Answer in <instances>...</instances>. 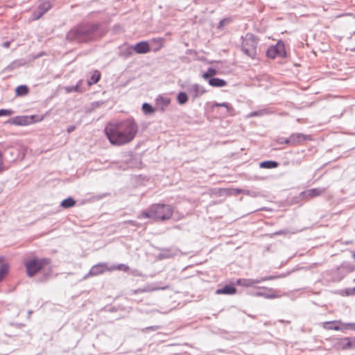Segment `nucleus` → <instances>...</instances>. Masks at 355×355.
<instances>
[{"label": "nucleus", "mask_w": 355, "mask_h": 355, "mask_svg": "<svg viewBox=\"0 0 355 355\" xmlns=\"http://www.w3.org/2000/svg\"><path fill=\"white\" fill-rule=\"evenodd\" d=\"M139 131V125L132 118L117 123H110L105 128V132L110 142L122 146L131 142Z\"/></svg>", "instance_id": "obj_1"}, {"label": "nucleus", "mask_w": 355, "mask_h": 355, "mask_svg": "<svg viewBox=\"0 0 355 355\" xmlns=\"http://www.w3.org/2000/svg\"><path fill=\"white\" fill-rule=\"evenodd\" d=\"M67 39L79 43L89 42L101 37L97 24H83L71 29L67 34Z\"/></svg>", "instance_id": "obj_2"}, {"label": "nucleus", "mask_w": 355, "mask_h": 355, "mask_svg": "<svg viewBox=\"0 0 355 355\" xmlns=\"http://www.w3.org/2000/svg\"><path fill=\"white\" fill-rule=\"evenodd\" d=\"M173 213V208L169 205L155 204L151 205L141 215L144 218L165 220L169 219Z\"/></svg>", "instance_id": "obj_3"}, {"label": "nucleus", "mask_w": 355, "mask_h": 355, "mask_svg": "<svg viewBox=\"0 0 355 355\" xmlns=\"http://www.w3.org/2000/svg\"><path fill=\"white\" fill-rule=\"evenodd\" d=\"M51 263V259L48 258H33L26 259L24 265L26 268V275L28 277H33L39 272L44 266Z\"/></svg>", "instance_id": "obj_4"}, {"label": "nucleus", "mask_w": 355, "mask_h": 355, "mask_svg": "<svg viewBox=\"0 0 355 355\" xmlns=\"http://www.w3.org/2000/svg\"><path fill=\"white\" fill-rule=\"evenodd\" d=\"M258 41L255 36L252 33H247L243 39L242 51L245 54L250 58H254L257 55Z\"/></svg>", "instance_id": "obj_5"}, {"label": "nucleus", "mask_w": 355, "mask_h": 355, "mask_svg": "<svg viewBox=\"0 0 355 355\" xmlns=\"http://www.w3.org/2000/svg\"><path fill=\"white\" fill-rule=\"evenodd\" d=\"M285 277L284 275H281L279 276H273V275H269V276H265L263 277H261L259 279H239L237 280V284L244 286V287H250L254 286L257 284H259L261 282L268 281V280H273L277 278H282Z\"/></svg>", "instance_id": "obj_6"}, {"label": "nucleus", "mask_w": 355, "mask_h": 355, "mask_svg": "<svg viewBox=\"0 0 355 355\" xmlns=\"http://www.w3.org/2000/svg\"><path fill=\"white\" fill-rule=\"evenodd\" d=\"M334 346L338 350L355 349V336L336 338Z\"/></svg>", "instance_id": "obj_7"}, {"label": "nucleus", "mask_w": 355, "mask_h": 355, "mask_svg": "<svg viewBox=\"0 0 355 355\" xmlns=\"http://www.w3.org/2000/svg\"><path fill=\"white\" fill-rule=\"evenodd\" d=\"M290 141V146H295L300 144H302L303 141L306 140H311V137L310 135H304L303 133H294L292 134L289 137Z\"/></svg>", "instance_id": "obj_8"}, {"label": "nucleus", "mask_w": 355, "mask_h": 355, "mask_svg": "<svg viewBox=\"0 0 355 355\" xmlns=\"http://www.w3.org/2000/svg\"><path fill=\"white\" fill-rule=\"evenodd\" d=\"M109 267H107L106 263H99L98 264L94 265L90 269L89 272L85 275V278H87L90 276H96L101 274H103L105 271L108 270Z\"/></svg>", "instance_id": "obj_9"}, {"label": "nucleus", "mask_w": 355, "mask_h": 355, "mask_svg": "<svg viewBox=\"0 0 355 355\" xmlns=\"http://www.w3.org/2000/svg\"><path fill=\"white\" fill-rule=\"evenodd\" d=\"M51 8V4L49 1H44L34 12V19H40L44 13H46Z\"/></svg>", "instance_id": "obj_10"}, {"label": "nucleus", "mask_w": 355, "mask_h": 355, "mask_svg": "<svg viewBox=\"0 0 355 355\" xmlns=\"http://www.w3.org/2000/svg\"><path fill=\"white\" fill-rule=\"evenodd\" d=\"M324 188H315L303 191L300 195L303 196L306 200H309L310 198L322 195L323 193H324Z\"/></svg>", "instance_id": "obj_11"}, {"label": "nucleus", "mask_w": 355, "mask_h": 355, "mask_svg": "<svg viewBox=\"0 0 355 355\" xmlns=\"http://www.w3.org/2000/svg\"><path fill=\"white\" fill-rule=\"evenodd\" d=\"M35 116H16L11 120V123L17 125H27L33 122Z\"/></svg>", "instance_id": "obj_12"}, {"label": "nucleus", "mask_w": 355, "mask_h": 355, "mask_svg": "<svg viewBox=\"0 0 355 355\" xmlns=\"http://www.w3.org/2000/svg\"><path fill=\"white\" fill-rule=\"evenodd\" d=\"M171 103V99L167 97H164L161 95L158 96L155 99V105L157 110L161 112H164L165 109Z\"/></svg>", "instance_id": "obj_13"}, {"label": "nucleus", "mask_w": 355, "mask_h": 355, "mask_svg": "<svg viewBox=\"0 0 355 355\" xmlns=\"http://www.w3.org/2000/svg\"><path fill=\"white\" fill-rule=\"evenodd\" d=\"M322 327L327 330H336L343 331L341 327V320L327 321L322 323Z\"/></svg>", "instance_id": "obj_14"}, {"label": "nucleus", "mask_w": 355, "mask_h": 355, "mask_svg": "<svg viewBox=\"0 0 355 355\" xmlns=\"http://www.w3.org/2000/svg\"><path fill=\"white\" fill-rule=\"evenodd\" d=\"M261 288L267 291L268 292L265 293V292L258 291V292L254 293V295L259 296V297H263L264 298H266V299H275V298H277L279 297L278 295H277L275 293V291L272 288H269L267 287H262Z\"/></svg>", "instance_id": "obj_15"}, {"label": "nucleus", "mask_w": 355, "mask_h": 355, "mask_svg": "<svg viewBox=\"0 0 355 355\" xmlns=\"http://www.w3.org/2000/svg\"><path fill=\"white\" fill-rule=\"evenodd\" d=\"M134 51L139 54L146 53L150 51L148 43L146 41L140 42L133 46Z\"/></svg>", "instance_id": "obj_16"}, {"label": "nucleus", "mask_w": 355, "mask_h": 355, "mask_svg": "<svg viewBox=\"0 0 355 355\" xmlns=\"http://www.w3.org/2000/svg\"><path fill=\"white\" fill-rule=\"evenodd\" d=\"M206 92L204 87L198 84L193 85L189 89V93L193 98H198Z\"/></svg>", "instance_id": "obj_17"}, {"label": "nucleus", "mask_w": 355, "mask_h": 355, "mask_svg": "<svg viewBox=\"0 0 355 355\" xmlns=\"http://www.w3.org/2000/svg\"><path fill=\"white\" fill-rule=\"evenodd\" d=\"M10 266L8 263L3 262V257H0V282L9 272Z\"/></svg>", "instance_id": "obj_18"}, {"label": "nucleus", "mask_w": 355, "mask_h": 355, "mask_svg": "<svg viewBox=\"0 0 355 355\" xmlns=\"http://www.w3.org/2000/svg\"><path fill=\"white\" fill-rule=\"evenodd\" d=\"M236 292V289L235 287L232 286H225L221 288H218L216 291V293L218 295L225 294V295H233Z\"/></svg>", "instance_id": "obj_19"}, {"label": "nucleus", "mask_w": 355, "mask_h": 355, "mask_svg": "<svg viewBox=\"0 0 355 355\" xmlns=\"http://www.w3.org/2000/svg\"><path fill=\"white\" fill-rule=\"evenodd\" d=\"M168 288H169V286H168V285H166L164 286H157V284L155 283H153V284H147L146 286H145L144 287L143 291H146V293H149V292H153V291H159V290H166Z\"/></svg>", "instance_id": "obj_20"}, {"label": "nucleus", "mask_w": 355, "mask_h": 355, "mask_svg": "<svg viewBox=\"0 0 355 355\" xmlns=\"http://www.w3.org/2000/svg\"><path fill=\"white\" fill-rule=\"evenodd\" d=\"M275 48V52L277 53L279 57L284 58L286 55L285 50V46L283 42L279 41L275 46H272Z\"/></svg>", "instance_id": "obj_21"}, {"label": "nucleus", "mask_w": 355, "mask_h": 355, "mask_svg": "<svg viewBox=\"0 0 355 355\" xmlns=\"http://www.w3.org/2000/svg\"><path fill=\"white\" fill-rule=\"evenodd\" d=\"M208 82L211 86L216 87H223L227 85L225 80L218 78H211L208 80Z\"/></svg>", "instance_id": "obj_22"}, {"label": "nucleus", "mask_w": 355, "mask_h": 355, "mask_svg": "<svg viewBox=\"0 0 355 355\" xmlns=\"http://www.w3.org/2000/svg\"><path fill=\"white\" fill-rule=\"evenodd\" d=\"M83 83V80H80L78 82V83L75 86L67 87L65 88L67 92H83L85 89L81 88V84Z\"/></svg>", "instance_id": "obj_23"}, {"label": "nucleus", "mask_w": 355, "mask_h": 355, "mask_svg": "<svg viewBox=\"0 0 355 355\" xmlns=\"http://www.w3.org/2000/svg\"><path fill=\"white\" fill-rule=\"evenodd\" d=\"M101 78V73L96 70L93 72L90 78L87 80V85L90 86L98 82Z\"/></svg>", "instance_id": "obj_24"}, {"label": "nucleus", "mask_w": 355, "mask_h": 355, "mask_svg": "<svg viewBox=\"0 0 355 355\" xmlns=\"http://www.w3.org/2000/svg\"><path fill=\"white\" fill-rule=\"evenodd\" d=\"M76 200L73 198L69 197L67 199H64V200H62L61 202L60 205L62 207H63L64 209H68V208L73 207L76 205Z\"/></svg>", "instance_id": "obj_25"}, {"label": "nucleus", "mask_w": 355, "mask_h": 355, "mask_svg": "<svg viewBox=\"0 0 355 355\" xmlns=\"http://www.w3.org/2000/svg\"><path fill=\"white\" fill-rule=\"evenodd\" d=\"M175 254L176 252L170 249H163L159 256L161 259H168L173 257Z\"/></svg>", "instance_id": "obj_26"}, {"label": "nucleus", "mask_w": 355, "mask_h": 355, "mask_svg": "<svg viewBox=\"0 0 355 355\" xmlns=\"http://www.w3.org/2000/svg\"><path fill=\"white\" fill-rule=\"evenodd\" d=\"M278 166L275 161H265L260 163V167L264 168H274Z\"/></svg>", "instance_id": "obj_27"}, {"label": "nucleus", "mask_w": 355, "mask_h": 355, "mask_svg": "<svg viewBox=\"0 0 355 355\" xmlns=\"http://www.w3.org/2000/svg\"><path fill=\"white\" fill-rule=\"evenodd\" d=\"M28 87L24 85L18 86L15 89L17 96H25L28 93Z\"/></svg>", "instance_id": "obj_28"}, {"label": "nucleus", "mask_w": 355, "mask_h": 355, "mask_svg": "<svg viewBox=\"0 0 355 355\" xmlns=\"http://www.w3.org/2000/svg\"><path fill=\"white\" fill-rule=\"evenodd\" d=\"M142 110L146 114H150L155 112V109L149 103H144L142 105Z\"/></svg>", "instance_id": "obj_29"}, {"label": "nucleus", "mask_w": 355, "mask_h": 355, "mask_svg": "<svg viewBox=\"0 0 355 355\" xmlns=\"http://www.w3.org/2000/svg\"><path fill=\"white\" fill-rule=\"evenodd\" d=\"M217 71L214 68H209L207 71L202 74V78L205 80H209L211 78H214L213 76L216 75Z\"/></svg>", "instance_id": "obj_30"}, {"label": "nucleus", "mask_w": 355, "mask_h": 355, "mask_svg": "<svg viewBox=\"0 0 355 355\" xmlns=\"http://www.w3.org/2000/svg\"><path fill=\"white\" fill-rule=\"evenodd\" d=\"M114 270H123L126 272L129 270V266L123 263H120L116 266L110 267V268H108V271H112Z\"/></svg>", "instance_id": "obj_31"}, {"label": "nucleus", "mask_w": 355, "mask_h": 355, "mask_svg": "<svg viewBox=\"0 0 355 355\" xmlns=\"http://www.w3.org/2000/svg\"><path fill=\"white\" fill-rule=\"evenodd\" d=\"M188 101V96L185 92H181L178 94V101L180 105L185 104Z\"/></svg>", "instance_id": "obj_32"}, {"label": "nucleus", "mask_w": 355, "mask_h": 355, "mask_svg": "<svg viewBox=\"0 0 355 355\" xmlns=\"http://www.w3.org/2000/svg\"><path fill=\"white\" fill-rule=\"evenodd\" d=\"M341 327L343 328V331L346 330L355 331V322L345 323L341 321Z\"/></svg>", "instance_id": "obj_33"}, {"label": "nucleus", "mask_w": 355, "mask_h": 355, "mask_svg": "<svg viewBox=\"0 0 355 355\" xmlns=\"http://www.w3.org/2000/svg\"><path fill=\"white\" fill-rule=\"evenodd\" d=\"M266 114V111L265 110H261L259 111H254L248 114V118L254 117V116H261Z\"/></svg>", "instance_id": "obj_34"}, {"label": "nucleus", "mask_w": 355, "mask_h": 355, "mask_svg": "<svg viewBox=\"0 0 355 355\" xmlns=\"http://www.w3.org/2000/svg\"><path fill=\"white\" fill-rule=\"evenodd\" d=\"M212 107H224L226 108L227 112H230V110H232V107H231V105L227 103H215L214 104H213Z\"/></svg>", "instance_id": "obj_35"}, {"label": "nucleus", "mask_w": 355, "mask_h": 355, "mask_svg": "<svg viewBox=\"0 0 355 355\" xmlns=\"http://www.w3.org/2000/svg\"><path fill=\"white\" fill-rule=\"evenodd\" d=\"M266 55L270 58H275L279 56L277 53L275 52V48H273L272 46L270 47L268 49V51H266Z\"/></svg>", "instance_id": "obj_36"}, {"label": "nucleus", "mask_w": 355, "mask_h": 355, "mask_svg": "<svg viewBox=\"0 0 355 355\" xmlns=\"http://www.w3.org/2000/svg\"><path fill=\"white\" fill-rule=\"evenodd\" d=\"M12 113H13V112L10 110H5V109L0 110V116H10L12 114Z\"/></svg>", "instance_id": "obj_37"}, {"label": "nucleus", "mask_w": 355, "mask_h": 355, "mask_svg": "<svg viewBox=\"0 0 355 355\" xmlns=\"http://www.w3.org/2000/svg\"><path fill=\"white\" fill-rule=\"evenodd\" d=\"M133 51H134V49H133L132 46H128L124 52L125 56L130 57V55H132Z\"/></svg>", "instance_id": "obj_38"}, {"label": "nucleus", "mask_w": 355, "mask_h": 355, "mask_svg": "<svg viewBox=\"0 0 355 355\" xmlns=\"http://www.w3.org/2000/svg\"><path fill=\"white\" fill-rule=\"evenodd\" d=\"M288 141H290L289 137L288 138H279L278 139V143L281 144H285L290 145V142H288Z\"/></svg>", "instance_id": "obj_39"}, {"label": "nucleus", "mask_w": 355, "mask_h": 355, "mask_svg": "<svg viewBox=\"0 0 355 355\" xmlns=\"http://www.w3.org/2000/svg\"><path fill=\"white\" fill-rule=\"evenodd\" d=\"M242 193H243L245 195H248V196H256V193L255 192H251L249 190L243 189L242 191Z\"/></svg>", "instance_id": "obj_40"}, {"label": "nucleus", "mask_w": 355, "mask_h": 355, "mask_svg": "<svg viewBox=\"0 0 355 355\" xmlns=\"http://www.w3.org/2000/svg\"><path fill=\"white\" fill-rule=\"evenodd\" d=\"M158 329L159 327L157 326H150L142 329V331L145 332L146 330L156 331Z\"/></svg>", "instance_id": "obj_41"}, {"label": "nucleus", "mask_w": 355, "mask_h": 355, "mask_svg": "<svg viewBox=\"0 0 355 355\" xmlns=\"http://www.w3.org/2000/svg\"><path fill=\"white\" fill-rule=\"evenodd\" d=\"M3 159H2V154L0 152V172H1L3 170Z\"/></svg>", "instance_id": "obj_42"}, {"label": "nucleus", "mask_w": 355, "mask_h": 355, "mask_svg": "<svg viewBox=\"0 0 355 355\" xmlns=\"http://www.w3.org/2000/svg\"><path fill=\"white\" fill-rule=\"evenodd\" d=\"M143 290H144V288H140L132 291V293L137 294V293H146V291H143Z\"/></svg>", "instance_id": "obj_43"}, {"label": "nucleus", "mask_w": 355, "mask_h": 355, "mask_svg": "<svg viewBox=\"0 0 355 355\" xmlns=\"http://www.w3.org/2000/svg\"><path fill=\"white\" fill-rule=\"evenodd\" d=\"M76 129V126L75 125H69L68 128H67V132L69 133H71L73 131H74Z\"/></svg>", "instance_id": "obj_44"}, {"label": "nucleus", "mask_w": 355, "mask_h": 355, "mask_svg": "<svg viewBox=\"0 0 355 355\" xmlns=\"http://www.w3.org/2000/svg\"><path fill=\"white\" fill-rule=\"evenodd\" d=\"M286 230H279L274 233L275 235H282L286 233Z\"/></svg>", "instance_id": "obj_45"}, {"label": "nucleus", "mask_w": 355, "mask_h": 355, "mask_svg": "<svg viewBox=\"0 0 355 355\" xmlns=\"http://www.w3.org/2000/svg\"><path fill=\"white\" fill-rule=\"evenodd\" d=\"M10 45V41L4 42L2 44V46L4 47V48H9Z\"/></svg>", "instance_id": "obj_46"}, {"label": "nucleus", "mask_w": 355, "mask_h": 355, "mask_svg": "<svg viewBox=\"0 0 355 355\" xmlns=\"http://www.w3.org/2000/svg\"><path fill=\"white\" fill-rule=\"evenodd\" d=\"M243 189H234L236 193H242Z\"/></svg>", "instance_id": "obj_47"}, {"label": "nucleus", "mask_w": 355, "mask_h": 355, "mask_svg": "<svg viewBox=\"0 0 355 355\" xmlns=\"http://www.w3.org/2000/svg\"><path fill=\"white\" fill-rule=\"evenodd\" d=\"M128 223L132 225H135V223H136V222L134 220H129V221H128Z\"/></svg>", "instance_id": "obj_48"}, {"label": "nucleus", "mask_w": 355, "mask_h": 355, "mask_svg": "<svg viewBox=\"0 0 355 355\" xmlns=\"http://www.w3.org/2000/svg\"><path fill=\"white\" fill-rule=\"evenodd\" d=\"M225 19L221 20V21H220V26H223V23L225 22Z\"/></svg>", "instance_id": "obj_49"}, {"label": "nucleus", "mask_w": 355, "mask_h": 355, "mask_svg": "<svg viewBox=\"0 0 355 355\" xmlns=\"http://www.w3.org/2000/svg\"><path fill=\"white\" fill-rule=\"evenodd\" d=\"M353 257L355 259V251L353 252Z\"/></svg>", "instance_id": "obj_50"}]
</instances>
